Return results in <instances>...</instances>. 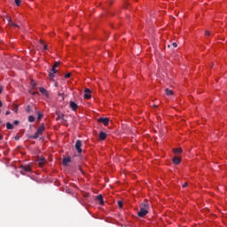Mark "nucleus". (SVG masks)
I'll return each instance as SVG.
<instances>
[{
	"label": "nucleus",
	"instance_id": "4",
	"mask_svg": "<svg viewBox=\"0 0 227 227\" xmlns=\"http://www.w3.org/2000/svg\"><path fill=\"white\" fill-rule=\"evenodd\" d=\"M82 146V142L81 140H77L74 148L77 150L78 153H82V149L81 148Z\"/></svg>",
	"mask_w": 227,
	"mask_h": 227
},
{
	"label": "nucleus",
	"instance_id": "38",
	"mask_svg": "<svg viewBox=\"0 0 227 227\" xmlns=\"http://www.w3.org/2000/svg\"><path fill=\"white\" fill-rule=\"evenodd\" d=\"M171 47V45L168 44V48Z\"/></svg>",
	"mask_w": 227,
	"mask_h": 227
},
{
	"label": "nucleus",
	"instance_id": "27",
	"mask_svg": "<svg viewBox=\"0 0 227 227\" xmlns=\"http://www.w3.org/2000/svg\"><path fill=\"white\" fill-rule=\"evenodd\" d=\"M205 35H206V36H210V31L207 30V31L205 32Z\"/></svg>",
	"mask_w": 227,
	"mask_h": 227
},
{
	"label": "nucleus",
	"instance_id": "10",
	"mask_svg": "<svg viewBox=\"0 0 227 227\" xmlns=\"http://www.w3.org/2000/svg\"><path fill=\"white\" fill-rule=\"evenodd\" d=\"M106 137H107V134H106V132H104V131H101V132L99 133V139H100L101 141H104V139H106Z\"/></svg>",
	"mask_w": 227,
	"mask_h": 227
},
{
	"label": "nucleus",
	"instance_id": "32",
	"mask_svg": "<svg viewBox=\"0 0 227 227\" xmlns=\"http://www.w3.org/2000/svg\"><path fill=\"white\" fill-rule=\"evenodd\" d=\"M59 97H62V100H65V98L63 97V94L59 93Z\"/></svg>",
	"mask_w": 227,
	"mask_h": 227
},
{
	"label": "nucleus",
	"instance_id": "29",
	"mask_svg": "<svg viewBox=\"0 0 227 227\" xmlns=\"http://www.w3.org/2000/svg\"><path fill=\"white\" fill-rule=\"evenodd\" d=\"M185 187H187V183H184V184H183V189H185Z\"/></svg>",
	"mask_w": 227,
	"mask_h": 227
},
{
	"label": "nucleus",
	"instance_id": "23",
	"mask_svg": "<svg viewBox=\"0 0 227 227\" xmlns=\"http://www.w3.org/2000/svg\"><path fill=\"white\" fill-rule=\"evenodd\" d=\"M118 207L119 208H123V202L121 200L118 201Z\"/></svg>",
	"mask_w": 227,
	"mask_h": 227
},
{
	"label": "nucleus",
	"instance_id": "8",
	"mask_svg": "<svg viewBox=\"0 0 227 227\" xmlns=\"http://www.w3.org/2000/svg\"><path fill=\"white\" fill-rule=\"evenodd\" d=\"M68 162H72V158L70 157H64L62 160L63 166H68Z\"/></svg>",
	"mask_w": 227,
	"mask_h": 227
},
{
	"label": "nucleus",
	"instance_id": "21",
	"mask_svg": "<svg viewBox=\"0 0 227 227\" xmlns=\"http://www.w3.org/2000/svg\"><path fill=\"white\" fill-rule=\"evenodd\" d=\"M174 153H182V148L174 149Z\"/></svg>",
	"mask_w": 227,
	"mask_h": 227
},
{
	"label": "nucleus",
	"instance_id": "17",
	"mask_svg": "<svg viewBox=\"0 0 227 227\" xmlns=\"http://www.w3.org/2000/svg\"><path fill=\"white\" fill-rule=\"evenodd\" d=\"M57 120H63V121H65V114H59Z\"/></svg>",
	"mask_w": 227,
	"mask_h": 227
},
{
	"label": "nucleus",
	"instance_id": "13",
	"mask_svg": "<svg viewBox=\"0 0 227 227\" xmlns=\"http://www.w3.org/2000/svg\"><path fill=\"white\" fill-rule=\"evenodd\" d=\"M97 200H98L99 205H104V198L102 197V195H98Z\"/></svg>",
	"mask_w": 227,
	"mask_h": 227
},
{
	"label": "nucleus",
	"instance_id": "24",
	"mask_svg": "<svg viewBox=\"0 0 227 227\" xmlns=\"http://www.w3.org/2000/svg\"><path fill=\"white\" fill-rule=\"evenodd\" d=\"M26 111H27V113L29 114V113H31V106H27L26 107Z\"/></svg>",
	"mask_w": 227,
	"mask_h": 227
},
{
	"label": "nucleus",
	"instance_id": "36",
	"mask_svg": "<svg viewBox=\"0 0 227 227\" xmlns=\"http://www.w3.org/2000/svg\"><path fill=\"white\" fill-rule=\"evenodd\" d=\"M1 139H3V136L0 135V141H1Z\"/></svg>",
	"mask_w": 227,
	"mask_h": 227
},
{
	"label": "nucleus",
	"instance_id": "6",
	"mask_svg": "<svg viewBox=\"0 0 227 227\" xmlns=\"http://www.w3.org/2000/svg\"><path fill=\"white\" fill-rule=\"evenodd\" d=\"M84 93V98L90 100V98H91V90H90V89H85Z\"/></svg>",
	"mask_w": 227,
	"mask_h": 227
},
{
	"label": "nucleus",
	"instance_id": "20",
	"mask_svg": "<svg viewBox=\"0 0 227 227\" xmlns=\"http://www.w3.org/2000/svg\"><path fill=\"white\" fill-rule=\"evenodd\" d=\"M9 24H10L11 26H13L14 27H19V26H18L17 24L13 23V21H12L11 19H9Z\"/></svg>",
	"mask_w": 227,
	"mask_h": 227
},
{
	"label": "nucleus",
	"instance_id": "31",
	"mask_svg": "<svg viewBox=\"0 0 227 227\" xmlns=\"http://www.w3.org/2000/svg\"><path fill=\"white\" fill-rule=\"evenodd\" d=\"M44 51H47V44H43Z\"/></svg>",
	"mask_w": 227,
	"mask_h": 227
},
{
	"label": "nucleus",
	"instance_id": "37",
	"mask_svg": "<svg viewBox=\"0 0 227 227\" xmlns=\"http://www.w3.org/2000/svg\"><path fill=\"white\" fill-rule=\"evenodd\" d=\"M153 107H157V105H154Z\"/></svg>",
	"mask_w": 227,
	"mask_h": 227
},
{
	"label": "nucleus",
	"instance_id": "19",
	"mask_svg": "<svg viewBox=\"0 0 227 227\" xmlns=\"http://www.w3.org/2000/svg\"><path fill=\"white\" fill-rule=\"evenodd\" d=\"M14 3L16 4V6H20V4H22V1L21 0H14Z\"/></svg>",
	"mask_w": 227,
	"mask_h": 227
},
{
	"label": "nucleus",
	"instance_id": "18",
	"mask_svg": "<svg viewBox=\"0 0 227 227\" xmlns=\"http://www.w3.org/2000/svg\"><path fill=\"white\" fill-rule=\"evenodd\" d=\"M28 121H29L30 123H33V121H35V116L29 115V116H28Z\"/></svg>",
	"mask_w": 227,
	"mask_h": 227
},
{
	"label": "nucleus",
	"instance_id": "7",
	"mask_svg": "<svg viewBox=\"0 0 227 227\" xmlns=\"http://www.w3.org/2000/svg\"><path fill=\"white\" fill-rule=\"evenodd\" d=\"M98 121L99 123H103V125H106V126L109 125V118H99L98 119Z\"/></svg>",
	"mask_w": 227,
	"mask_h": 227
},
{
	"label": "nucleus",
	"instance_id": "22",
	"mask_svg": "<svg viewBox=\"0 0 227 227\" xmlns=\"http://www.w3.org/2000/svg\"><path fill=\"white\" fill-rule=\"evenodd\" d=\"M37 120H40L41 118H43V114H42V113H40V112H38L37 113Z\"/></svg>",
	"mask_w": 227,
	"mask_h": 227
},
{
	"label": "nucleus",
	"instance_id": "11",
	"mask_svg": "<svg viewBox=\"0 0 227 227\" xmlns=\"http://www.w3.org/2000/svg\"><path fill=\"white\" fill-rule=\"evenodd\" d=\"M173 162H174V164H180V162H182V159L178 156H175L173 158Z\"/></svg>",
	"mask_w": 227,
	"mask_h": 227
},
{
	"label": "nucleus",
	"instance_id": "15",
	"mask_svg": "<svg viewBox=\"0 0 227 227\" xmlns=\"http://www.w3.org/2000/svg\"><path fill=\"white\" fill-rule=\"evenodd\" d=\"M6 129H8V130L13 129V124H12L11 122H7Z\"/></svg>",
	"mask_w": 227,
	"mask_h": 227
},
{
	"label": "nucleus",
	"instance_id": "5",
	"mask_svg": "<svg viewBox=\"0 0 227 227\" xmlns=\"http://www.w3.org/2000/svg\"><path fill=\"white\" fill-rule=\"evenodd\" d=\"M20 168H21V169H22L23 171H25L26 173H31V171H32L31 164H28V165H21Z\"/></svg>",
	"mask_w": 227,
	"mask_h": 227
},
{
	"label": "nucleus",
	"instance_id": "30",
	"mask_svg": "<svg viewBox=\"0 0 227 227\" xmlns=\"http://www.w3.org/2000/svg\"><path fill=\"white\" fill-rule=\"evenodd\" d=\"M20 121H14V125H19Z\"/></svg>",
	"mask_w": 227,
	"mask_h": 227
},
{
	"label": "nucleus",
	"instance_id": "33",
	"mask_svg": "<svg viewBox=\"0 0 227 227\" xmlns=\"http://www.w3.org/2000/svg\"><path fill=\"white\" fill-rule=\"evenodd\" d=\"M5 114H6V116H8V114H10V111H6Z\"/></svg>",
	"mask_w": 227,
	"mask_h": 227
},
{
	"label": "nucleus",
	"instance_id": "39",
	"mask_svg": "<svg viewBox=\"0 0 227 227\" xmlns=\"http://www.w3.org/2000/svg\"><path fill=\"white\" fill-rule=\"evenodd\" d=\"M0 123H1V121H0Z\"/></svg>",
	"mask_w": 227,
	"mask_h": 227
},
{
	"label": "nucleus",
	"instance_id": "12",
	"mask_svg": "<svg viewBox=\"0 0 227 227\" xmlns=\"http://www.w3.org/2000/svg\"><path fill=\"white\" fill-rule=\"evenodd\" d=\"M37 162H38L40 168H42L45 164V158H41V159L37 160Z\"/></svg>",
	"mask_w": 227,
	"mask_h": 227
},
{
	"label": "nucleus",
	"instance_id": "1",
	"mask_svg": "<svg viewBox=\"0 0 227 227\" xmlns=\"http://www.w3.org/2000/svg\"><path fill=\"white\" fill-rule=\"evenodd\" d=\"M150 209V204L148 201H145L140 205V210L137 213L138 217H145L146 214H148V210Z\"/></svg>",
	"mask_w": 227,
	"mask_h": 227
},
{
	"label": "nucleus",
	"instance_id": "35",
	"mask_svg": "<svg viewBox=\"0 0 227 227\" xmlns=\"http://www.w3.org/2000/svg\"><path fill=\"white\" fill-rule=\"evenodd\" d=\"M0 93H3V87L0 86Z\"/></svg>",
	"mask_w": 227,
	"mask_h": 227
},
{
	"label": "nucleus",
	"instance_id": "9",
	"mask_svg": "<svg viewBox=\"0 0 227 227\" xmlns=\"http://www.w3.org/2000/svg\"><path fill=\"white\" fill-rule=\"evenodd\" d=\"M70 107L72 111H77L79 106L75 102L70 101Z\"/></svg>",
	"mask_w": 227,
	"mask_h": 227
},
{
	"label": "nucleus",
	"instance_id": "14",
	"mask_svg": "<svg viewBox=\"0 0 227 227\" xmlns=\"http://www.w3.org/2000/svg\"><path fill=\"white\" fill-rule=\"evenodd\" d=\"M166 95H168V97H171L173 96V90H169V89H166Z\"/></svg>",
	"mask_w": 227,
	"mask_h": 227
},
{
	"label": "nucleus",
	"instance_id": "16",
	"mask_svg": "<svg viewBox=\"0 0 227 227\" xmlns=\"http://www.w3.org/2000/svg\"><path fill=\"white\" fill-rule=\"evenodd\" d=\"M39 91H41L43 93V95H47V90L43 87H40Z\"/></svg>",
	"mask_w": 227,
	"mask_h": 227
},
{
	"label": "nucleus",
	"instance_id": "2",
	"mask_svg": "<svg viewBox=\"0 0 227 227\" xmlns=\"http://www.w3.org/2000/svg\"><path fill=\"white\" fill-rule=\"evenodd\" d=\"M45 130V124H42L36 130L35 134L34 136H30L29 139H38Z\"/></svg>",
	"mask_w": 227,
	"mask_h": 227
},
{
	"label": "nucleus",
	"instance_id": "3",
	"mask_svg": "<svg viewBox=\"0 0 227 227\" xmlns=\"http://www.w3.org/2000/svg\"><path fill=\"white\" fill-rule=\"evenodd\" d=\"M58 67H59V62H55V64L51 67V72L49 73V77L51 81L54 80V74H58V70L56 69L58 68Z\"/></svg>",
	"mask_w": 227,
	"mask_h": 227
},
{
	"label": "nucleus",
	"instance_id": "34",
	"mask_svg": "<svg viewBox=\"0 0 227 227\" xmlns=\"http://www.w3.org/2000/svg\"><path fill=\"white\" fill-rule=\"evenodd\" d=\"M15 139H16V141H19V139H20V137H15Z\"/></svg>",
	"mask_w": 227,
	"mask_h": 227
},
{
	"label": "nucleus",
	"instance_id": "26",
	"mask_svg": "<svg viewBox=\"0 0 227 227\" xmlns=\"http://www.w3.org/2000/svg\"><path fill=\"white\" fill-rule=\"evenodd\" d=\"M172 47H174L175 49H176V47H178V44L176 43H173L172 44Z\"/></svg>",
	"mask_w": 227,
	"mask_h": 227
},
{
	"label": "nucleus",
	"instance_id": "28",
	"mask_svg": "<svg viewBox=\"0 0 227 227\" xmlns=\"http://www.w3.org/2000/svg\"><path fill=\"white\" fill-rule=\"evenodd\" d=\"M13 111H14V113H17L18 111H19V107H15L14 109H13Z\"/></svg>",
	"mask_w": 227,
	"mask_h": 227
},
{
	"label": "nucleus",
	"instance_id": "25",
	"mask_svg": "<svg viewBox=\"0 0 227 227\" xmlns=\"http://www.w3.org/2000/svg\"><path fill=\"white\" fill-rule=\"evenodd\" d=\"M71 76H72V73H67L65 75L66 79H70Z\"/></svg>",
	"mask_w": 227,
	"mask_h": 227
}]
</instances>
